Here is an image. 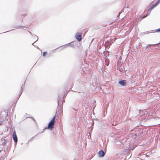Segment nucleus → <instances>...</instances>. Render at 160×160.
Here are the masks:
<instances>
[{"instance_id":"8","label":"nucleus","mask_w":160,"mask_h":160,"mask_svg":"<svg viewBox=\"0 0 160 160\" xmlns=\"http://www.w3.org/2000/svg\"><path fill=\"white\" fill-rule=\"evenodd\" d=\"M47 54V52H44L43 53L42 56H45Z\"/></svg>"},{"instance_id":"10","label":"nucleus","mask_w":160,"mask_h":160,"mask_svg":"<svg viewBox=\"0 0 160 160\" xmlns=\"http://www.w3.org/2000/svg\"><path fill=\"white\" fill-rule=\"evenodd\" d=\"M148 15V14H147V15L146 16L143 17L142 18H145Z\"/></svg>"},{"instance_id":"4","label":"nucleus","mask_w":160,"mask_h":160,"mask_svg":"<svg viewBox=\"0 0 160 160\" xmlns=\"http://www.w3.org/2000/svg\"><path fill=\"white\" fill-rule=\"evenodd\" d=\"M119 83L122 86H125L126 83V81L125 80H121L119 81Z\"/></svg>"},{"instance_id":"5","label":"nucleus","mask_w":160,"mask_h":160,"mask_svg":"<svg viewBox=\"0 0 160 160\" xmlns=\"http://www.w3.org/2000/svg\"><path fill=\"white\" fill-rule=\"evenodd\" d=\"M99 154L100 157H103L105 155V153L103 152V151L102 150H100L99 152Z\"/></svg>"},{"instance_id":"3","label":"nucleus","mask_w":160,"mask_h":160,"mask_svg":"<svg viewBox=\"0 0 160 160\" xmlns=\"http://www.w3.org/2000/svg\"><path fill=\"white\" fill-rule=\"evenodd\" d=\"M12 137L14 141L15 142H17L18 141V138L15 131L13 132Z\"/></svg>"},{"instance_id":"2","label":"nucleus","mask_w":160,"mask_h":160,"mask_svg":"<svg viewBox=\"0 0 160 160\" xmlns=\"http://www.w3.org/2000/svg\"><path fill=\"white\" fill-rule=\"evenodd\" d=\"M82 35L81 33H77L76 34L75 37L78 40L80 41L82 39Z\"/></svg>"},{"instance_id":"1","label":"nucleus","mask_w":160,"mask_h":160,"mask_svg":"<svg viewBox=\"0 0 160 160\" xmlns=\"http://www.w3.org/2000/svg\"><path fill=\"white\" fill-rule=\"evenodd\" d=\"M55 120L56 116H54L49 123L48 128V129L51 130L53 129Z\"/></svg>"},{"instance_id":"6","label":"nucleus","mask_w":160,"mask_h":160,"mask_svg":"<svg viewBox=\"0 0 160 160\" xmlns=\"http://www.w3.org/2000/svg\"><path fill=\"white\" fill-rule=\"evenodd\" d=\"M154 8V7H153V6H151L150 8L149 9V10L148 11V14H149L151 11V10L153 9Z\"/></svg>"},{"instance_id":"7","label":"nucleus","mask_w":160,"mask_h":160,"mask_svg":"<svg viewBox=\"0 0 160 160\" xmlns=\"http://www.w3.org/2000/svg\"><path fill=\"white\" fill-rule=\"evenodd\" d=\"M160 2V1L158 0L156 3L153 5L152 6H153V7L155 8L159 3Z\"/></svg>"},{"instance_id":"9","label":"nucleus","mask_w":160,"mask_h":160,"mask_svg":"<svg viewBox=\"0 0 160 160\" xmlns=\"http://www.w3.org/2000/svg\"><path fill=\"white\" fill-rule=\"evenodd\" d=\"M157 31H158V32H160V28L158 29L157 30Z\"/></svg>"}]
</instances>
